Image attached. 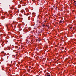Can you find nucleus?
<instances>
[{"label":"nucleus","mask_w":76,"mask_h":76,"mask_svg":"<svg viewBox=\"0 0 76 76\" xmlns=\"http://www.w3.org/2000/svg\"><path fill=\"white\" fill-rule=\"evenodd\" d=\"M48 74H49V73H48Z\"/></svg>","instance_id":"nucleus-24"},{"label":"nucleus","mask_w":76,"mask_h":76,"mask_svg":"<svg viewBox=\"0 0 76 76\" xmlns=\"http://www.w3.org/2000/svg\"><path fill=\"white\" fill-rule=\"evenodd\" d=\"M42 26H43V27L45 26V25L44 24Z\"/></svg>","instance_id":"nucleus-8"},{"label":"nucleus","mask_w":76,"mask_h":76,"mask_svg":"<svg viewBox=\"0 0 76 76\" xmlns=\"http://www.w3.org/2000/svg\"><path fill=\"white\" fill-rule=\"evenodd\" d=\"M36 51H38V48H36Z\"/></svg>","instance_id":"nucleus-2"},{"label":"nucleus","mask_w":76,"mask_h":76,"mask_svg":"<svg viewBox=\"0 0 76 76\" xmlns=\"http://www.w3.org/2000/svg\"><path fill=\"white\" fill-rule=\"evenodd\" d=\"M11 9H12V10L13 9V8H11Z\"/></svg>","instance_id":"nucleus-16"},{"label":"nucleus","mask_w":76,"mask_h":76,"mask_svg":"<svg viewBox=\"0 0 76 76\" xmlns=\"http://www.w3.org/2000/svg\"><path fill=\"white\" fill-rule=\"evenodd\" d=\"M2 53H4V52H3Z\"/></svg>","instance_id":"nucleus-23"},{"label":"nucleus","mask_w":76,"mask_h":76,"mask_svg":"<svg viewBox=\"0 0 76 76\" xmlns=\"http://www.w3.org/2000/svg\"><path fill=\"white\" fill-rule=\"evenodd\" d=\"M32 69V68H31V69Z\"/></svg>","instance_id":"nucleus-25"},{"label":"nucleus","mask_w":76,"mask_h":76,"mask_svg":"<svg viewBox=\"0 0 76 76\" xmlns=\"http://www.w3.org/2000/svg\"><path fill=\"white\" fill-rule=\"evenodd\" d=\"M34 29H35V28H34Z\"/></svg>","instance_id":"nucleus-17"},{"label":"nucleus","mask_w":76,"mask_h":76,"mask_svg":"<svg viewBox=\"0 0 76 76\" xmlns=\"http://www.w3.org/2000/svg\"><path fill=\"white\" fill-rule=\"evenodd\" d=\"M12 61H11V63H12Z\"/></svg>","instance_id":"nucleus-18"},{"label":"nucleus","mask_w":76,"mask_h":76,"mask_svg":"<svg viewBox=\"0 0 76 76\" xmlns=\"http://www.w3.org/2000/svg\"><path fill=\"white\" fill-rule=\"evenodd\" d=\"M15 51H16V50H15Z\"/></svg>","instance_id":"nucleus-27"},{"label":"nucleus","mask_w":76,"mask_h":76,"mask_svg":"<svg viewBox=\"0 0 76 76\" xmlns=\"http://www.w3.org/2000/svg\"><path fill=\"white\" fill-rule=\"evenodd\" d=\"M45 76H51L50 75H46Z\"/></svg>","instance_id":"nucleus-5"},{"label":"nucleus","mask_w":76,"mask_h":76,"mask_svg":"<svg viewBox=\"0 0 76 76\" xmlns=\"http://www.w3.org/2000/svg\"><path fill=\"white\" fill-rule=\"evenodd\" d=\"M75 4H74V5L75 6H76V3H75Z\"/></svg>","instance_id":"nucleus-4"},{"label":"nucleus","mask_w":76,"mask_h":76,"mask_svg":"<svg viewBox=\"0 0 76 76\" xmlns=\"http://www.w3.org/2000/svg\"><path fill=\"white\" fill-rule=\"evenodd\" d=\"M18 20H19V19H20V17H18Z\"/></svg>","instance_id":"nucleus-6"},{"label":"nucleus","mask_w":76,"mask_h":76,"mask_svg":"<svg viewBox=\"0 0 76 76\" xmlns=\"http://www.w3.org/2000/svg\"><path fill=\"white\" fill-rule=\"evenodd\" d=\"M42 32H43V31H44V30H42Z\"/></svg>","instance_id":"nucleus-13"},{"label":"nucleus","mask_w":76,"mask_h":76,"mask_svg":"<svg viewBox=\"0 0 76 76\" xmlns=\"http://www.w3.org/2000/svg\"><path fill=\"white\" fill-rule=\"evenodd\" d=\"M28 18H29V17H28Z\"/></svg>","instance_id":"nucleus-26"},{"label":"nucleus","mask_w":76,"mask_h":76,"mask_svg":"<svg viewBox=\"0 0 76 76\" xmlns=\"http://www.w3.org/2000/svg\"><path fill=\"white\" fill-rule=\"evenodd\" d=\"M31 66H29V68H31Z\"/></svg>","instance_id":"nucleus-19"},{"label":"nucleus","mask_w":76,"mask_h":76,"mask_svg":"<svg viewBox=\"0 0 76 76\" xmlns=\"http://www.w3.org/2000/svg\"><path fill=\"white\" fill-rule=\"evenodd\" d=\"M29 15V13H27L26 15V16H28V15Z\"/></svg>","instance_id":"nucleus-3"},{"label":"nucleus","mask_w":76,"mask_h":76,"mask_svg":"<svg viewBox=\"0 0 76 76\" xmlns=\"http://www.w3.org/2000/svg\"><path fill=\"white\" fill-rule=\"evenodd\" d=\"M14 22L13 23H14Z\"/></svg>","instance_id":"nucleus-28"},{"label":"nucleus","mask_w":76,"mask_h":76,"mask_svg":"<svg viewBox=\"0 0 76 76\" xmlns=\"http://www.w3.org/2000/svg\"><path fill=\"white\" fill-rule=\"evenodd\" d=\"M62 48L64 49V48L63 47V48Z\"/></svg>","instance_id":"nucleus-22"},{"label":"nucleus","mask_w":76,"mask_h":76,"mask_svg":"<svg viewBox=\"0 0 76 76\" xmlns=\"http://www.w3.org/2000/svg\"><path fill=\"white\" fill-rule=\"evenodd\" d=\"M44 22H45V23L46 22V21L45 20V21H44Z\"/></svg>","instance_id":"nucleus-15"},{"label":"nucleus","mask_w":76,"mask_h":76,"mask_svg":"<svg viewBox=\"0 0 76 76\" xmlns=\"http://www.w3.org/2000/svg\"><path fill=\"white\" fill-rule=\"evenodd\" d=\"M74 3H76V1H74Z\"/></svg>","instance_id":"nucleus-12"},{"label":"nucleus","mask_w":76,"mask_h":76,"mask_svg":"<svg viewBox=\"0 0 76 76\" xmlns=\"http://www.w3.org/2000/svg\"><path fill=\"white\" fill-rule=\"evenodd\" d=\"M70 29H72V27H70Z\"/></svg>","instance_id":"nucleus-11"},{"label":"nucleus","mask_w":76,"mask_h":76,"mask_svg":"<svg viewBox=\"0 0 76 76\" xmlns=\"http://www.w3.org/2000/svg\"><path fill=\"white\" fill-rule=\"evenodd\" d=\"M49 25H48V26H47V27H49Z\"/></svg>","instance_id":"nucleus-7"},{"label":"nucleus","mask_w":76,"mask_h":76,"mask_svg":"<svg viewBox=\"0 0 76 76\" xmlns=\"http://www.w3.org/2000/svg\"><path fill=\"white\" fill-rule=\"evenodd\" d=\"M30 71H31V70L30 69H28V72H30Z\"/></svg>","instance_id":"nucleus-9"},{"label":"nucleus","mask_w":76,"mask_h":76,"mask_svg":"<svg viewBox=\"0 0 76 76\" xmlns=\"http://www.w3.org/2000/svg\"><path fill=\"white\" fill-rule=\"evenodd\" d=\"M62 22H63V21H60L59 23H62Z\"/></svg>","instance_id":"nucleus-1"},{"label":"nucleus","mask_w":76,"mask_h":76,"mask_svg":"<svg viewBox=\"0 0 76 76\" xmlns=\"http://www.w3.org/2000/svg\"><path fill=\"white\" fill-rule=\"evenodd\" d=\"M53 7H55L54 6H53Z\"/></svg>","instance_id":"nucleus-20"},{"label":"nucleus","mask_w":76,"mask_h":76,"mask_svg":"<svg viewBox=\"0 0 76 76\" xmlns=\"http://www.w3.org/2000/svg\"><path fill=\"white\" fill-rule=\"evenodd\" d=\"M40 41H41V40H39H39H38V41H39V42H40Z\"/></svg>","instance_id":"nucleus-10"},{"label":"nucleus","mask_w":76,"mask_h":76,"mask_svg":"<svg viewBox=\"0 0 76 76\" xmlns=\"http://www.w3.org/2000/svg\"><path fill=\"white\" fill-rule=\"evenodd\" d=\"M48 26V25H46V26Z\"/></svg>","instance_id":"nucleus-21"},{"label":"nucleus","mask_w":76,"mask_h":76,"mask_svg":"<svg viewBox=\"0 0 76 76\" xmlns=\"http://www.w3.org/2000/svg\"><path fill=\"white\" fill-rule=\"evenodd\" d=\"M55 10H57V7H56V8L55 9Z\"/></svg>","instance_id":"nucleus-14"},{"label":"nucleus","mask_w":76,"mask_h":76,"mask_svg":"<svg viewBox=\"0 0 76 76\" xmlns=\"http://www.w3.org/2000/svg\"><path fill=\"white\" fill-rule=\"evenodd\" d=\"M32 1H33V0H32Z\"/></svg>","instance_id":"nucleus-29"}]
</instances>
